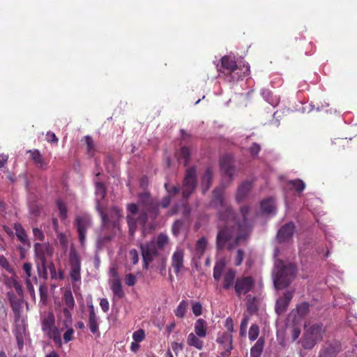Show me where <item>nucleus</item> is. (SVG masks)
I'll return each mask as SVG.
<instances>
[{
    "instance_id": "23",
    "label": "nucleus",
    "mask_w": 357,
    "mask_h": 357,
    "mask_svg": "<svg viewBox=\"0 0 357 357\" xmlns=\"http://www.w3.org/2000/svg\"><path fill=\"white\" fill-rule=\"evenodd\" d=\"M109 285L113 294L116 296H117L119 298H122L124 297L125 294L123 290L120 278L112 279L109 281Z\"/></svg>"
},
{
    "instance_id": "5",
    "label": "nucleus",
    "mask_w": 357,
    "mask_h": 357,
    "mask_svg": "<svg viewBox=\"0 0 357 357\" xmlns=\"http://www.w3.org/2000/svg\"><path fill=\"white\" fill-rule=\"evenodd\" d=\"M324 333L322 324L312 325L301 339L303 348L307 350L312 349L319 342L322 340Z\"/></svg>"
},
{
    "instance_id": "58",
    "label": "nucleus",
    "mask_w": 357,
    "mask_h": 357,
    "mask_svg": "<svg viewBox=\"0 0 357 357\" xmlns=\"http://www.w3.org/2000/svg\"><path fill=\"white\" fill-rule=\"evenodd\" d=\"M136 282H137V278L133 274L128 273L126 275L125 282L128 286H129V287L134 286Z\"/></svg>"
},
{
    "instance_id": "13",
    "label": "nucleus",
    "mask_w": 357,
    "mask_h": 357,
    "mask_svg": "<svg viewBox=\"0 0 357 357\" xmlns=\"http://www.w3.org/2000/svg\"><path fill=\"white\" fill-rule=\"evenodd\" d=\"M296 226L293 222H289L282 225L277 233V241L279 243L289 242L295 232Z\"/></svg>"
},
{
    "instance_id": "60",
    "label": "nucleus",
    "mask_w": 357,
    "mask_h": 357,
    "mask_svg": "<svg viewBox=\"0 0 357 357\" xmlns=\"http://www.w3.org/2000/svg\"><path fill=\"white\" fill-rule=\"evenodd\" d=\"M33 234L35 238L39 240L40 241H43L45 240V234L40 229L33 228Z\"/></svg>"
},
{
    "instance_id": "16",
    "label": "nucleus",
    "mask_w": 357,
    "mask_h": 357,
    "mask_svg": "<svg viewBox=\"0 0 357 357\" xmlns=\"http://www.w3.org/2000/svg\"><path fill=\"white\" fill-rule=\"evenodd\" d=\"M342 349L341 344L337 340L327 342L319 351V357H335Z\"/></svg>"
},
{
    "instance_id": "38",
    "label": "nucleus",
    "mask_w": 357,
    "mask_h": 357,
    "mask_svg": "<svg viewBox=\"0 0 357 357\" xmlns=\"http://www.w3.org/2000/svg\"><path fill=\"white\" fill-rule=\"evenodd\" d=\"M213 177V171L210 167H208L206 169L204 176L202 178V187L204 188V192H206L210 188L212 183Z\"/></svg>"
},
{
    "instance_id": "46",
    "label": "nucleus",
    "mask_w": 357,
    "mask_h": 357,
    "mask_svg": "<svg viewBox=\"0 0 357 357\" xmlns=\"http://www.w3.org/2000/svg\"><path fill=\"white\" fill-rule=\"evenodd\" d=\"M26 285L28 291L31 294L34 292V288L33 282H37V278L36 276H32L31 272L26 273Z\"/></svg>"
},
{
    "instance_id": "50",
    "label": "nucleus",
    "mask_w": 357,
    "mask_h": 357,
    "mask_svg": "<svg viewBox=\"0 0 357 357\" xmlns=\"http://www.w3.org/2000/svg\"><path fill=\"white\" fill-rule=\"evenodd\" d=\"M149 216V213L144 208L140 207V213L137 217V220L139 221V224L142 225L143 228H144L145 225L148 221Z\"/></svg>"
},
{
    "instance_id": "54",
    "label": "nucleus",
    "mask_w": 357,
    "mask_h": 357,
    "mask_svg": "<svg viewBox=\"0 0 357 357\" xmlns=\"http://www.w3.org/2000/svg\"><path fill=\"white\" fill-rule=\"evenodd\" d=\"M132 338L134 341L137 342H140L143 341L145 338V332L142 329L137 330L135 331L132 334Z\"/></svg>"
},
{
    "instance_id": "63",
    "label": "nucleus",
    "mask_w": 357,
    "mask_h": 357,
    "mask_svg": "<svg viewBox=\"0 0 357 357\" xmlns=\"http://www.w3.org/2000/svg\"><path fill=\"white\" fill-rule=\"evenodd\" d=\"M130 260L133 264H137L139 261L138 252L135 249H132L129 251Z\"/></svg>"
},
{
    "instance_id": "39",
    "label": "nucleus",
    "mask_w": 357,
    "mask_h": 357,
    "mask_svg": "<svg viewBox=\"0 0 357 357\" xmlns=\"http://www.w3.org/2000/svg\"><path fill=\"white\" fill-rule=\"evenodd\" d=\"M107 190L105 184L102 182H96V195L97 197L96 199V204H98V201L100 203V201L104 199L106 196Z\"/></svg>"
},
{
    "instance_id": "1",
    "label": "nucleus",
    "mask_w": 357,
    "mask_h": 357,
    "mask_svg": "<svg viewBox=\"0 0 357 357\" xmlns=\"http://www.w3.org/2000/svg\"><path fill=\"white\" fill-rule=\"evenodd\" d=\"M224 226L220 227L215 238V248L218 252L225 249L234 250L249 236V229L245 225H235L229 220H223Z\"/></svg>"
},
{
    "instance_id": "17",
    "label": "nucleus",
    "mask_w": 357,
    "mask_h": 357,
    "mask_svg": "<svg viewBox=\"0 0 357 357\" xmlns=\"http://www.w3.org/2000/svg\"><path fill=\"white\" fill-rule=\"evenodd\" d=\"M294 296V291H286L283 296L280 297L275 303V312L280 315L285 312Z\"/></svg>"
},
{
    "instance_id": "18",
    "label": "nucleus",
    "mask_w": 357,
    "mask_h": 357,
    "mask_svg": "<svg viewBox=\"0 0 357 357\" xmlns=\"http://www.w3.org/2000/svg\"><path fill=\"white\" fill-rule=\"evenodd\" d=\"M142 258H146L149 261H153L159 256V250L153 244V241H150L144 244L140 245Z\"/></svg>"
},
{
    "instance_id": "40",
    "label": "nucleus",
    "mask_w": 357,
    "mask_h": 357,
    "mask_svg": "<svg viewBox=\"0 0 357 357\" xmlns=\"http://www.w3.org/2000/svg\"><path fill=\"white\" fill-rule=\"evenodd\" d=\"M49 338L52 339L59 347L62 345L61 335L59 329L55 327L45 333Z\"/></svg>"
},
{
    "instance_id": "31",
    "label": "nucleus",
    "mask_w": 357,
    "mask_h": 357,
    "mask_svg": "<svg viewBox=\"0 0 357 357\" xmlns=\"http://www.w3.org/2000/svg\"><path fill=\"white\" fill-rule=\"evenodd\" d=\"M250 211V207L248 206H243L240 208V212L242 215V222H239L236 220V215L235 214V219L234 220H230V222H231L233 224L236 225V224H239L240 225H246L249 229V233L250 232V228L248 223V219L247 215L249 213Z\"/></svg>"
},
{
    "instance_id": "14",
    "label": "nucleus",
    "mask_w": 357,
    "mask_h": 357,
    "mask_svg": "<svg viewBox=\"0 0 357 357\" xmlns=\"http://www.w3.org/2000/svg\"><path fill=\"white\" fill-rule=\"evenodd\" d=\"M127 210L130 213L126 215V221L128 226L129 234L131 236H133L137 231V224L139 223L137 218H135L134 215L138 213L139 207L135 204H129L127 206Z\"/></svg>"
},
{
    "instance_id": "22",
    "label": "nucleus",
    "mask_w": 357,
    "mask_h": 357,
    "mask_svg": "<svg viewBox=\"0 0 357 357\" xmlns=\"http://www.w3.org/2000/svg\"><path fill=\"white\" fill-rule=\"evenodd\" d=\"M236 274V271L233 269H229L225 273L222 282V287L225 289L228 290L234 286Z\"/></svg>"
},
{
    "instance_id": "55",
    "label": "nucleus",
    "mask_w": 357,
    "mask_h": 357,
    "mask_svg": "<svg viewBox=\"0 0 357 357\" xmlns=\"http://www.w3.org/2000/svg\"><path fill=\"white\" fill-rule=\"evenodd\" d=\"M248 321H249L248 316L245 315L241 322L240 334L241 336H244L245 335V331H246Z\"/></svg>"
},
{
    "instance_id": "56",
    "label": "nucleus",
    "mask_w": 357,
    "mask_h": 357,
    "mask_svg": "<svg viewBox=\"0 0 357 357\" xmlns=\"http://www.w3.org/2000/svg\"><path fill=\"white\" fill-rule=\"evenodd\" d=\"M245 253L241 249H238L236 252V256L234 260V264L236 266H240L244 259Z\"/></svg>"
},
{
    "instance_id": "8",
    "label": "nucleus",
    "mask_w": 357,
    "mask_h": 357,
    "mask_svg": "<svg viewBox=\"0 0 357 357\" xmlns=\"http://www.w3.org/2000/svg\"><path fill=\"white\" fill-rule=\"evenodd\" d=\"M139 205L149 215V218L155 220L159 215V204L152 199L149 192L139 195Z\"/></svg>"
},
{
    "instance_id": "57",
    "label": "nucleus",
    "mask_w": 357,
    "mask_h": 357,
    "mask_svg": "<svg viewBox=\"0 0 357 357\" xmlns=\"http://www.w3.org/2000/svg\"><path fill=\"white\" fill-rule=\"evenodd\" d=\"M192 313L198 317L202 314V305L199 302H196L192 305Z\"/></svg>"
},
{
    "instance_id": "48",
    "label": "nucleus",
    "mask_w": 357,
    "mask_h": 357,
    "mask_svg": "<svg viewBox=\"0 0 357 357\" xmlns=\"http://www.w3.org/2000/svg\"><path fill=\"white\" fill-rule=\"evenodd\" d=\"M183 226V221L181 220H176L174 222L172 226V234L177 237L180 231Z\"/></svg>"
},
{
    "instance_id": "49",
    "label": "nucleus",
    "mask_w": 357,
    "mask_h": 357,
    "mask_svg": "<svg viewBox=\"0 0 357 357\" xmlns=\"http://www.w3.org/2000/svg\"><path fill=\"white\" fill-rule=\"evenodd\" d=\"M259 333V328L257 324H252L248 332V337L250 340L254 341L255 340L258 336Z\"/></svg>"
},
{
    "instance_id": "41",
    "label": "nucleus",
    "mask_w": 357,
    "mask_h": 357,
    "mask_svg": "<svg viewBox=\"0 0 357 357\" xmlns=\"http://www.w3.org/2000/svg\"><path fill=\"white\" fill-rule=\"evenodd\" d=\"M63 300L66 307L69 309H73L75 305V299L72 291L70 289H67L63 293Z\"/></svg>"
},
{
    "instance_id": "25",
    "label": "nucleus",
    "mask_w": 357,
    "mask_h": 357,
    "mask_svg": "<svg viewBox=\"0 0 357 357\" xmlns=\"http://www.w3.org/2000/svg\"><path fill=\"white\" fill-rule=\"evenodd\" d=\"M14 229L18 241H20L23 245H26L28 247H30V242L23 227L20 224L17 223L15 224Z\"/></svg>"
},
{
    "instance_id": "53",
    "label": "nucleus",
    "mask_w": 357,
    "mask_h": 357,
    "mask_svg": "<svg viewBox=\"0 0 357 357\" xmlns=\"http://www.w3.org/2000/svg\"><path fill=\"white\" fill-rule=\"evenodd\" d=\"M295 188V190L298 192H301L305 188V184L304 182L300 179L297 180H292L289 182Z\"/></svg>"
},
{
    "instance_id": "6",
    "label": "nucleus",
    "mask_w": 357,
    "mask_h": 357,
    "mask_svg": "<svg viewBox=\"0 0 357 357\" xmlns=\"http://www.w3.org/2000/svg\"><path fill=\"white\" fill-rule=\"evenodd\" d=\"M96 208L101 217L102 225L105 227H115L122 215V210L117 206H112L107 213L105 212L99 201Z\"/></svg>"
},
{
    "instance_id": "42",
    "label": "nucleus",
    "mask_w": 357,
    "mask_h": 357,
    "mask_svg": "<svg viewBox=\"0 0 357 357\" xmlns=\"http://www.w3.org/2000/svg\"><path fill=\"white\" fill-rule=\"evenodd\" d=\"M187 307H188L187 302L185 300H182L179 303L176 309L174 310V314H175L176 317H177L178 318H183L186 314Z\"/></svg>"
},
{
    "instance_id": "4",
    "label": "nucleus",
    "mask_w": 357,
    "mask_h": 357,
    "mask_svg": "<svg viewBox=\"0 0 357 357\" xmlns=\"http://www.w3.org/2000/svg\"><path fill=\"white\" fill-rule=\"evenodd\" d=\"M296 274V268L292 264H284L282 260L275 261L273 282L276 289H282L289 285Z\"/></svg>"
},
{
    "instance_id": "34",
    "label": "nucleus",
    "mask_w": 357,
    "mask_h": 357,
    "mask_svg": "<svg viewBox=\"0 0 357 357\" xmlns=\"http://www.w3.org/2000/svg\"><path fill=\"white\" fill-rule=\"evenodd\" d=\"M153 244L158 250H162L169 243V238L167 234L160 233L158 235L156 240H153Z\"/></svg>"
},
{
    "instance_id": "37",
    "label": "nucleus",
    "mask_w": 357,
    "mask_h": 357,
    "mask_svg": "<svg viewBox=\"0 0 357 357\" xmlns=\"http://www.w3.org/2000/svg\"><path fill=\"white\" fill-rule=\"evenodd\" d=\"M208 241L206 237L203 236L200 238L195 244V254L199 257L201 258L206 250Z\"/></svg>"
},
{
    "instance_id": "11",
    "label": "nucleus",
    "mask_w": 357,
    "mask_h": 357,
    "mask_svg": "<svg viewBox=\"0 0 357 357\" xmlns=\"http://www.w3.org/2000/svg\"><path fill=\"white\" fill-rule=\"evenodd\" d=\"M92 224L91 218L88 215L77 216L75 218V226L78 232V237L82 245H84L86 238V231Z\"/></svg>"
},
{
    "instance_id": "61",
    "label": "nucleus",
    "mask_w": 357,
    "mask_h": 357,
    "mask_svg": "<svg viewBox=\"0 0 357 357\" xmlns=\"http://www.w3.org/2000/svg\"><path fill=\"white\" fill-rule=\"evenodd\" d=\"M165 188L169 193V195L172 196L174 195L180 191V188L178 186H173L172 188H169V184L167 183H165Z\"/></svg>"
},
{
    "instance_id": "21",
    "label": "nucleus",
    "mask_w": 357,
    "mask_h": 357,
    "mask_svg": "<svg viewBox=\"0 0 357 357\" xmlns=\"http://www.w3.org/2000/svg\"><path fill=\"white\" fill-rule=\"evenodd\" d=\"M55 318L52 312H48L42 319V330L46 333L47 331L55 328Z\"/></svg>"
},
{
    "instance_id": "24",
    "label": "nucleus",
    "mask_w": 357,
    "mask_h": 357,
    "mask_svg": "<svg viewBox=\"0 0 357 357\" xmlns=\"http://www.w3.org/2000/svg\"><path fill=\"white\" fill-rule=\"evenodd\" d=\"M7 296L12 310L15 314H19L22 303V298H18L13 292L11 291H9Z\"/></svg>"
},
{
    "instance_id": "9",
    "label": "nucleus",
    "mask_w": 357,
    "mask_h": 357,
    "mask_svg": "<svg viewBox=\"0 0 357 357\" xmlns=\"http://www.w3.org/2000/svg\"><path fill=\"white\" fill-rule=\"evenodd\" d=\"M69 275L73 282V286L81 282V259L79 255L74 250L69 254Z\"/></svg>"
},
{
    "instance_id": "45",
    "label": "nucleus",
    "mask_w": 357,
    "mask_h": 357,
    "mask_svg": "<svg viewBox=\"0 0 357 357\" xmlns=\"http://www.w3.org/2000/svg\"><path fill=\"white\" fill-rule=\"evenodd\" d=\"M26 285L28 291L31 294L34 292V288L33 282H37V278L36 276H32L31 272L26 273Z\"/></svg>"
},
{
    "instance_id": "2",
    "label": "nucleus",
    "mask_w": 357,
    "mask_h": 357,
    "mask_svg": "<svg viewBox=\"0 0 357 357\" xmlns=\"http://www.w3.org/2000/svg\"><path fill=\"white\" fill-rule=\"evenodd\" d=\"M217 70L229 82L243 79L250 74V66L248 63L243 66H238L234 58L228 55L221 58L220 65H217Z\"/></svg>"
},
{
    "instance_id": "30",
    "label": "nucleus",
    "mask_w": 357,
    "mask_h": 357,
    "mask_svg": "<svg viewBox=\"0 0 357 357\" xmlns=\"http://www.w3.org/2000/svg\"><path fill=\"white\" fill-rule=\"evenodd\" d=\"M264 338L259 337L250 349V357H260L264 347Z\"/></svg>"
},
{
    "instance_id": "44",
    "label": "nucleus",
    "mask_w": 357,
    "mask_h": 357,
    "mask_svg": "<svg viewBox=\"0 0 357 357\" xmlns=\"http://www.w3.org/2000/svg\"><path fill=\"white\" fill-rule=\"evenodd\" d=\"M89 327L92 333L95 334L98 332V323L96 314L89 315Z\"/></svg>"
},
{
    "instance_id": "3",
    "label": "nucleus",
    "mask_w": 357,
    "mask_h": 357,
    "mask_svg": "<svg viewBox=\"0 0 357 357\" xmlns=\"http://www.w3.org/2000/svg\"><path fill=\"white\" fill-rule=\"evenodd\" d=\"M209 206L218 210L217 214L220 220L235 219V212L231 205L227 202L225 189L222 187L215 188L213 190Z\"/></svg>"
},
{
    "instance_id": "35",
    "label": "nucleus",
    "mask_w": 357,
    "mask_h": 357,
    "mask_svg": "<svg viewBox=\"0 0 357 357\" xmlns=\"http://www.w3.org/2000/svg\"><path fill=\"white\" fill-rule=\"evenodd\" d=\"M35 252L37 257L44 263L46 260V252H48L49 247L47 245L41 243H35Z\"/></svg>"
},
{
    "instance_id": "19",
    "label": "nucleus",
    "mask_w": 357,
    "mask_h": 357,
    "mask_svg": "<svg viewBox=\"0 0 357 357\" xmlns=\"http://www.w3.org/2000/svg\"><path fill=\"white\" fill-rule=\"evenodd\" d=\"M252 188V183L250 181H243L238 187L236 194L238 203L243 202Z\"/></svg>"
},
{
    "instance_id": "29",
    "label": "nucleus",
    "mask_w": 357,
    "mask_h": 357,
    "mask_svg": "<svg viewBox=\"0 0 357 357\" xmlns=\"http://www.w3.org/2000/svg\"><path fill=\"white\" fill-rule=\"evenodd\" d=\"M261 208L264 213H275V206L273 198H267L261 202Z\"/></svg>"
},
{
    "instance_id": "15",
    "label": "nucleus",
    "mask_w": 357,
    "mask_h": 357,
    "mask_svg": "<svg viewBox=\"0 0 357 357\" xmlns=\"http://www.w3.org/2000/svg\"><path fill=\"white\" fill-rule=\"evenodd\" d=\"M233 162V156L230 154L223 155L220 161V169L229 177L230 182L232 181L235 173V167Z\"/></svg>"
},
{
    "instance_id": "27",
    "label": "nucleus",
    "mask_w": 357,
    "mask_h": 357,
    "mask_svg": "<svg viewBox=\"0 0 357 357\" xmlns=\"http://www.w3.org/2000/svg\"><path fill=\"white\" fill-rule=\"evenodd\" d=\"M17 345L20 349L24 346V338L25 335V327L22 324H17L13 331Z\"/></svg>"
},
{
    "instance_id": "28",
    "label": "nucleus",
    "mask_w": 357,
    "mask_h": 357,
    "mask_svg": "<svg viewBox=\"0 0 357 357\" xmlns=\"http://www.w3.org/2000/svg\"><path fill=\"white\" fill-rule=\"evenodd\" d=\"M190 159V151L188 147L183 146L177 153V160L180 163H183L184 166H188Z\"/></svg>"
},
{
    "instance_id": "32",
    "label": "nucleus",
    "mask_w": 357,
    "mask_h": 357,
    "mask_svg": "<svg viewBox=\"0 0 357 357\" xmlns=\"http://www.w3.org/2000/svg\"><path fill=\"white\" fill-rule=\"evenodd\" d=\"M31 153V157L35 164L38 165L40 169H45L47 168V162H45L40 151L37 149L29 151Z\"/></svg>"
},
{
    "instance_id": "59",
    "label": "nucleus",
    "mask_w": 357,
    "mask_h": 357,
    "mask_svg": "<svg viewBox=\"0 0 357 357\" xmlns=\"http://www.w3.org/2000/svg\"><path fill=\"white\" fill-rule=\"evenodd\" d=\"M74 330L72 328H69L63 334V340L65 343H68L73 339Z\"/></svg>"
},
{
    "instance_id": "43",
    "label": "nucleus",
    "mask_w": 357,
    "mask_h": 357,
    "mask_svg": "<svg viewBox=\"0 0 357 357\" xmlns=\"http://www.w3.org/2000/svg\"><path fill=\"white\" fill-rule=\"evenodd\" d=\"M298 315L301 318L305 317L310 311V304L307 302H302L296 307Z\"/></svg>"
},
{
    "instance_id": "26",
    "label": "nucleus",
    "mask_w": 357,
    "mask_h": 357,
    "mask_svg": "<svg viewBox=\"0 0 357 357\" xmlns=\"http://www.w3.org/2000/svg\"><path fill=\"white\" fill-rule=\"evenodd\" d=\"M195 334L199 337H204L206 335L207 322L204 319H198L195 323Z\"/></svg>"
},
{
    "instance_id": "10",
    "label": "nucleus",
    "mask_w": 357,
    "mask_h": 357,
    "mask_svg": "<svg viewBox=\"0 0 357 357\" xmlns=\"http://www.w3.org/2000/svg\"><path fill=\"white\" fill-rule=\"evenodd\" d=\"M255 284L254 278L251 276H241L236 279L234 286L235 293L238 298L246 295L252 290Z\"/></svg>"
},
{
    "instance_id": "36",
    "label": "nucleus",
    "mask_w": 357,
    "mask_h": 357,
    "mask_svg": "<svg viewBox=\"0 0 357 357\" xmlns=\"http://www.w3.org/2000/svg\"><path fill=\"white\" fill-rule=\"evenodd\" d=\"M247 300V311L250 314H253L258 310L257 300L255 296H252L250 294L246 296Z\"/></svg>"
},
{
    "instance_id": "62",
    "label": "nucleus",
    "mask_w": 357,
    "mask_h": 357,
    "mask_svg": "<svg viewBox=\"0 0 357 357\" xmlns=\"http://www.w3.org/2000/svg\"><path fill=\"white\" fill-rule=\"evenodd\" d=\"M261 151V146L257 143H253L250 147V153L252 156H257Z\"/></svg>"
},
{
    "instance_id": "12",
    "label": "nucleus",
    "mask_w": 357,
    "mask_h": 357,
    "mask_svg": "<svg viewBox=\"0 0 357 357\" xmlns=\"http://www.w3.org/2000/svg\"><path fill=\"white\" fill-rule=\"evenodd\" d=\"M216 342L220 344V349L222 350L220 356L222 357H229L233 349L231 334L229 333H218Z\"/></svg>"
},
{
    "instance_id": "64",
    "label": "nucleus",
    "mask_w": 357,
    "mask_h": 357,
    "mask_svg": "<svg viewBox=\"0 0 357 357\" xmlns=\"http://www.w3.org/2000/svg\"><path fill=\"white\" fill-rule=\"evenodd\" d=\"M0 266L6 271H10V265L8 259L3 255H0Z\"/></svg>"
},
{
    "instance_id": "20",
    "label": "nucleus",
    "mask_w": 357,
    "mask_h": 357,
    "mask_svg": "<svg viewBox=\"0 0 357 357\" xmlns=\"http://www.w3.org/2000/svg\"><path fill=\"white\" fill-rule=\"evenodd\" d=\"M184 252L181 249H176L172 257V266L177 274L183 266Z\"/></svg>"
},
{
    "instance_id": "7",
    "label": "nucleus",
    "mask_w": 357,
    "mask_h": 357,
    "mask_svg": "<svg viewBox=\"0 0 357 357\" xmlns=\"http://www.w3.org/2000/svg\"><path fill=\"white\" fill-rule=\"evenodd\" d=\"M197 171L195 167H189L185 171L181 190L183 198L188 199L193 193L197 185Z\"/></svg>"
},
{
    "instance_id": "47",
    "label": "nucleus",
    "mask_w": 357,
    "mask_h": 357,
    "mask_svg": "<svg viewBox=\"0 0 357 357\" xmlns=\"http://www.w3.org/2000/svg\"><path fill=\"white\" fill-rule=\"evenodd\" d=\"M225 265L221 262H218L215 264L213 268V276L214 279L217 281L220 280L222 271L224 270Z\"/></svg>"
},
{
    "instance_id": "52",
    "label": "nucleus",
    "mask_w": 357,
    "mask_h": 357,
    "mask_svg": "<svg viewBox=\"0 0 357 357\" xmlns=\"http://www.w3.org/2000/svg\"><path fill=\"white\" fill-rule=\"evenodd\" d=\"M57 206L59 210L60 217L64 220L67 218L68 210L66 205L61 200L57 201Z\"/></svg>"
},
{
    "instance_id": "33",
    "label": "nucleus",
    "mask_w": 357,
    "mask_h": 357,
    "mask_svg": "<svg viewBox=\"0 0 357 357\" xmlns=\"http://www.w3.org/2000/svg\"><path fill=\"white\" fill-rule=\"evenodd\" d=\"M196 334L190 333L187 337V344L190 347L201 350L204 347V342L201 340Z\"/></svg>"
},
{
    "instance_id": "51",
    "label": "nucleus",
    "mask_w": 357,
    "mask_h": 357,
    "mask_svg": "<svg viewBox=\"0 0 357 357\" xmlns=\"http://www.w3.org/2000/svg\"><path fill=\"white\" fill-rule=\"evenodd\" d=\"M84 141L87 146V152L90 155H93L95 151V146L93 139L90 136H85Z\"/></svg>"
}]
</instances>
